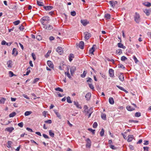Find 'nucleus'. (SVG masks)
Here are the masks:
<instances>
[{"mask_svg": "<svg viewBox=\"0 0 151 151\" xmlns=\"http://www.w3.org/2000/svg\"><path fill=\"white\" fill-rule=\"evenodd\" d=\"M50 20V18L48 17H44L40 20V22L42 24L48 23Z\"/></svg>", "mask_w": 151, "mask_h": 151, "instance_id": "nucleus-1", "label": "nucleus"}, {"mask_svg": "<svg viewBox=\"0 0 151 151\" xmlns=\"http://www.w3.org/2000/svg\"><path fill=\"white\" fill-rule=\"evenodd\" d=\"M134 20L137 23H139L140 21V16L139 14L136 12L134 16Z\"/></svg>", "mask_w": 151, "mask_h": 151, "instance_id": "nucleus-2", "label": "nucleus"}, {"mask_svg": "<svg viewBox=\"0 0 151 151\" xmlns=\"http://www.w3.org/2000/svg\"><path fill=\"white\" fill-rule=\"evenodd\" d=\"M43 25V27L44 29L47 30H51L53 28L52 26L49 24H42Z\"/></svg>", "mask_w": 151, "mask_h": 151, "instance_id": "nucleus-3", "label": "nucleus"}, {"mask_svg": "<svg viewBox=\"0 0 151 151\" xmlns=\"http://www.w3.org/2000/svg\"><path fill=\"white\" fill-rule=\"evenodd\" d=\"M84 35L85 36L84 37L86 40H88L91 36V34L88 32H84Z\"/></svg>", "mask_w": 151, "mask_h": 151, "instance_id": "nucleus-4", "label": "nucleus"}, {"mask_svg": "<svg viewBox=\"0 0 151 151\" xmlns=\"http://www.w3.org/2000/svg\"><path fill=\"white\" fill-rule=\"evenodd\" d=\"M86 141V147L88 148L90 147L91 145V140L88 138H87Z\"/></svg>", "mask_w": 151, "mask_h": 151, "instance_id": "nucleus-5", "label": "nucleus"}, {"mask_svg": "<svg viewBox=\"0 0 151 151\" xmlns=\"http://www.w3.org/2000/svg\"><path fill=\"white\" fill-rule=\"evenodd\" d=\"M81 22L82 24L84 26H86L89 23V21L86 19H81Z\"/></svg>", "mask_w": 151, "mask_h": 151, "instance_id": "nucleus-6", "label": "nucleus"}, {"mask_svg": "<svg viewBox=\"0 0 151 151\" xmlns=\"http://www.w3.org/2000/svg\"><path fill=\"white\" fill-rule=\"evenodd\" d=\"M56 51L60 55L63 53V50L60 47H58L56 49Z\"/></svg>", "mask_w": 151, "mask_h": 151, "instance_id": "nucleus-7", "label": "nucleus"}, {"mask_svg": "<svg viewBox=\"0 0 151 151\" xmlns=\"http://www.w3.org/2000/svg\"><path fill=\"white\" fill-rule=\"evenodd\" d=\"M84 112L86 114H87L90 113V111H89V109H88V106L86 105H85L84 106Z\"/></svg>", "mask_w": 151, "mask_h": 151, "instance_id": "nucleus-8", "label": "nucleus"}, {"mask_svg": "<svg viewBox=\"0 0 151 151\" xmlns=\"http://www.w3.org/2000/svg\"><path fill=\"white\" fill-rule=\"evenodd\" d=\"M109 3L112 7L114 8L117 2L116 1H109Z\"/></svg>", "mask_w": 151, "mask_h": 151, "instance_id": "nucleus-9", "label": "nucleus"}, {"mask_svg": "<svg viewBox=\"0 0 151 151\" xmlns=\"http://www.w3.org/2000/svg\"><path fill=\"white\" fill-rule=\"evenodd\" d=\"M7 65L8 68H12L13 65L12 61L11 60H8L7 62Z\"/></svg>", "mask_w": 151, "mask_h": 151, "instance_id": "nucleus-10", "label": "nucleus"}, {"mask_svg": "<svg viewBox=\"0 0 151 151\" xmlns=\"http://www.w3.org/2000/svg\"><path fill=\"white\" fill-rule=\"evenodd\" d=\"M76 70V68L75 66H72L70 69V72L71 75L73 76L75 71Z\"/></svg>", "mask_w": 151, "mask_h": 151, "instance_id": "nucleus-11", "label": "nucleus"}, {"mask_svg": "<svg viewBox=\"0 0 151 151\" xmlns=\"http://www.w3.org/2000/svg\"><path fill=\"white\" fill-rule=\"evenodd\" d=\"M109 73L110 77H113L114 76V70L112 69H110L109 70Z\"/></svg>", "mask_w": 151, "mask_h": 151, "instance_id": "nucleus-12", "label": "nucleus"}, {"mask_svg": "<svg viewBox=\"0 0 151 151\" xmlns=\"http://www.w3.org/2000/svg\"><path fill=\"white\" fill-rule=\"evenodd\" d=\"M91 96V94L90 93H88L85 96V98L88 101L90 99Z\"/></svg>", "mask_w": 151, "mask_h": 151, "instance_id": "nucleus-13", "label": "nucleus"}, {"mask_svg": "<svg viewBox=\"0 0 151 151\" xmlns=\"http://www.w3.org/2000/svg\"><path fill=\"white\" fill-rule=\"evenodd\" d=\"M12 54L15 56H16L17 55L18 51L16 48H14L13 49L12 51Z\"/></svg>", "mask_w": 151, "mask_h": 151, "instance_id": "nucleus-14", "label": "nucleus"}, {"mask_svg": "<svg viewBox=\"0 0 151 151\" xmlns=\"http://www.w3.org/2000/svg\"><path fill=\"white\" fill-rule=\"evenodd\" d=\"M47 65L52 68H53L54 67L51 61H48L47 62Z\"/></svg>", "mask_w": 151, "mask_h": 151, "instance_id": "nucleus-15", "label": "nucleus"}, {"mask_svg": "<svg viewBox=\"0 0 151 151\" xmlns=\"http://www.w3.org/2000/svg\"><path fill=\"white\" fill-rule=\"evenodd\" d=\"M14 128L12 127H7L5 129V131H7L10 133L11 132L14 130Z\"/></svg>", "mask_w": 151, "mask_h": 151, "instance_id": "nucleus-16", "label": "nucleus"}, {"mask_svg": "<svg viewBox=\"0 0 151 151\" xmlns=\"http://www.w3.org/2000/svg\"><path fill=\"white\" fill-rule=\"evenodd\" d=\"M53 7L50 6H44V8L46 10H50L53 8Z\"/></svg>", "mask_w": 151, "mask_h": 151, "instance_id": "nucleus-17", "label": "nucleus"}, {"mask_svg": "<svg viewBox=\"0 0 151 151\" xmlns=\"http://www.w3.org/2000/svg\"><path fill=\"white\" fill-rule=\"evenodd\" d=\"M74 104L76 106L78 109H81L82 107L78 103L77 101H74L73 102Z\"/></svg>", "mask_w": 151, "mask_h": 151, "instance_id": "nucleus-18", "label": "nucleus"}, {"mask_svg": "<svg viewBox=\"0 0 151 151\" xmlns=\"http://www.w3.org/2000/svg\"><path fill=\"white\" fill-rule=\"evenodd\" d=\"M134 138V136L132 135H130L128 136V139L127 141L129 142H131L132 141Z\"/></svg>", "mask_w": 151, "mask_h": 151, "instance_id": "nucleus-19", "label": "nucleus"}, {"mask_svg": "<svg viewBox=\"0 0 151 151\" xmlns=\"http://www.w3.org/2000/svg\"><path fill=\"white\" fill-rule=\"evenodd\" d=\"M144 12L147 16H149L150 13V10L147 9H145L144 10Z\"/></svg>", "mask_w": 151, "mask_h": 151, "instance_id": "nucleus-20", "label": "nucleus"}, {"mask_svg": "<svg viewBox=\"0 0 151 151\" xmlns=\"http://www.w3.org/2000/svg\"><path fill=\"white\" fill-rule=\"evenodd\" d=\"M84 43L83 41H81L79 44V47L81 49H83V48Z\"/></svg>", "mask_w": 151, "mask_h": 151, "instance_id": "nucleus-21", "label": "nucleus"}, {"mask_svg": "<svg viewBox=\"0 0 151 151\" xmlns=\"http://www.w3.org/2000/svg\"><path fill=\"white\" fill-rule=\"evenodd\" d=\"M96 46V45H93L89 50V52L91 54H93L94 51V47Z\"/></svg>", "mask_w": 151, "mask_h": 151, "instance_id": "nucleus-22", "label": "nucleus"}, {"mask_svg": "<svg viewBox=\"0 0 151 151\" xmlns=\"http://www.w3.org/2000/svg\"><path fill=\"white\" fill-rule=\"evenodd\" d=\"M126 109L129 111H132L134 110L135 109L130 106H127L126 107Z\"/></svg>", "mask_w": 151, "mask_h": 151, "instance_id": "nucleus-23", "label": "nucleus"}, {"mask_svg": "<svg viewBox=\"0 0 151 151\" xmlns=\"http://www.w3.org/2000/svg\"><path fill=\"white\" fill-rule=\"evenodd\" d=\"M68 71L67 72H65V75L67 76L70 79H71L72 78V77L70 75V74L69 72V69L68 68L67 69Z\"/></svg>", "mask_w": 151, "mask_h": 151, "instance_id": "nucleus-24", "label": "nucleus"}, {"mask_svg": "<svg viewBox=\"0 0 151 151\" xmlns=\"http://www.w3.org/2000/svg\"><path fill=\"white\" fill-rule=\"evenodd\" d=\"M109 103L111 104H114V101L113 98L112 97H110L109 98Z\"/></svg>", "mask_w": 151, "mask_h": 151, "instance_id": "nucleus-25", "label": "nucleus"}, {"mask_svg": "<svg viewBox=\"0 0 151 151\" xmlns=\"http://www.w3.org/2000/svg\"><path fill=\"white\" fill-rule=\"evenodd\" d=\"M118 46L119 47L121 48L124 49H125L126 48V47L123 45L121 43H118Z\"/></svg>", "mask_w": 151, "mask_h": 151, "instance_id": "nucleus-26", "label": "nucleus"}, {"mask_svg": "<svg viewBox=\"0 0 151 151\" xmlns=\"http://www.w3.org/2000/svg\"><path fill=\"white\" fill-rule=\"evenodd\" d=\"M116 87H117L119 89H120L121 90L125 92L126 93H128V92L126 90L124 89V88H123L122 87L119 86H116Z\"/></svg>", "mask_w": 151, "mask_h": 151, "instance_id": "nucleus-27", "label": "nucleus"}, {"mask_svg": "<svg viewBox=\"0 0 151 151\" xmlns=\"http://www.w3.org/2000/svg\"><path fill=\"white\" fill-rule=\"evenodd\" d=\"M119 78L121 81H124V77L122 74H120L119 76Z\"/></svg>", "mask_w": 151, "mask_h": 151, "instance_id": "nucleus-28", "label": "nucleus"}, {"mask_svg": "<svg viewBox=\"0 0 151 151\" xmlns=\"http://www.w3.org/2000/svg\"><path fill=\"white\" fill-rule=\"evenodd\" d=\"M55 113V114L57 116L59 119H61V116L60 114L56 110L54 111Z\"/></svg>", "mask_w": 151, "mask_h": 151, "instance_id": "nucleus-29", "label": "nucleus"}, {"mask_svg": "<svg viewBox=\"0 0 151 151\" xmlns=\"http://www.w3.org/2000/svg\"><path fill=\"white\" fill-rule=\"evenodd\" d=\"M101 117L102 119L104 120H106V115L104 113H102L101 115Z\"/></svg>", "mask_w": 151, "mask_h": 151, "instance_id": "nucleus-30", "label": "nucleus"}, {"mask_svg": "<svg viewBox=\"0 0 151 151\" xmlns=\"http://www.w3.org/2000/svg\"><path fill=\"white\" fill-rule=\"evenodd\" d=\"M6 99L4 98H0V104H4L5 101Z\"/></svg>", "mask_w": 151, "mask_h": 151, "instance_id": "nucleus-31", "label": "nucleus"}, {"mask_svg": "<svg viewBox=\"0 0 151 151\" xmlns=\"http://www.w3.org/2000/svg\"><path fill=\"white\" fill-rule=\"evenodd\" d=\"M143 4L145 6L149 7L151 6V4L149 2H145V3H144Z\"/></svg>", "mask_w": 151, "mask_h": 151, "instance_id": "nucleus-32", "label": "nucleus"}, {"mask_svg": "<svg viewBox=\"0 0 151 151\" xmlns=\"http://www.w3.org/2000/svg\"><path fill=\"white\" fill-rule=\"evenodd\" d=\"M16 114L17 113L15 112H13L10 114L9 116L10 117H13L15 116Z\"/></svg>", "mask_w": 151, "mask_h": 151, "instance_id": "nucleus-33", "label": "nucleus"}, {"mask_svg": "<svg viewBox=\"0 0 151 151\" xmlns=\"http://www.w3.org/2000/svg\"><path fill=\"white\" fill-rule=\"evenodd\" d=\"M32 113V112L31 111H26L24 113V115L25 116H29Z\"/></svg>", "mask_w": 151, "mask_h": 151, "instance_id": "nucleus-34", "label": "nucleus"}, {"mask_svg": "<svg viewBox=\"0 0 151 151\" xmlns=\"http://www.w3.org/2000/svg\"><path fill=\"white\" fill-rule=\"evenodd\" d=\"M12 144V142L11 141H9L7 142V147L9 148L11 147V145Z\"/></svg>", "mask_w": 151, "mask_h": 151, "instance_id": "nucleus-35", "label": "nucleus"}, {"mask_svg": "<svg viewBox=\"0 0 151 151\" xmlns=\"http://www.w3.org/2000/svg\"><path fill=\"white\" fill-rule=\"evenodd\" d=\"M89 111H90V113H89L88 114L89 115H88V118H89L90 117L91 114H92V113L93 112V108H91V107L89 109Z\"/></svg>", "mask_w": 151, "mask_h": 151, "instance_id": "nucleus-36", "label": "nucleus"}, {"mask_svg": "<svg viewBox=\"0 0 151 151\" xmlns=\"http://www.w3.org/2000/svg\"><path fill=\"white\" fill-rule=\"evenodd\" d=\"M50 135L52 137H53L54 136V133L51 130H49V131Z\"/></svg>", "mask_w": 151, "mask_h": 151, "instance_id": "nucleus-37", "label": "nucleus"}, {"mask_svg": "<svg viewBox=\"0 0 151 151\" xmlns=\"http://www.w3.org/2000/svg\"><path fill=\"white\" fill-rule=\"evenodd\" d=\"M87 73V72L86 71H84L83 73L82 74H81V77L82 78H84L85 77Z\"/></svg>", "mask_w": 151, "mask_h": 151, "instance_id": "nucleus-38", "label": "nucleus"}, {"mask_svg": "<svg viewBox=\"0 0 151 151\" xmlns=\"http://www.w3.org/2000/svg\"><path fill=\"white\" fill-rule=\"evenodd\" d=\"M88 84L89 86L91 89L93 90H94V86L92 84H91V83H88Z\"/></svg>", "mask_w": 151, "mask_h": 151, "instance_id": "nucleus-39", "label": "nucleus"}, {"mask_svg": "<svg viewBox=\"0 0 151 151\" xmlns=\"http://www.w3.org/2000/svg\"><path fill=\"white\" fill-rule=\"evenodd\" d=\"M37 4L39 6H44V4L42 2L37 1Z\"/></svg>", "mask_w": 151, "mask_h": 151, "instance_id": "nucleus-40", "label": "nucleus"}, {"mask_svg": "<svg viewBox=\"0 0 151 151\" xmlns=\"http://www.w3.org/2000/svg\"><path fill=\"white\" fill-rule=\"evenodd\" d=\"M116 52L119 55H120L122 53V50L121 49H118L116 50Z\"/></svg>", "mask_w": 151, "mask_h": 151, "instance_id": "nucleus-41", "label": "nucleus"}, {"mask_svg": "<svg viewBox=\"0 0 151 151\" xmlns=\"http://www.w3.org/2000/svg\"><path fill=\"white\" fill-rule=\"evenodd\" d=\"M51 50H49L46 53V54L45 55V57L46 58H47L50 55V54L51 53Z\"/></svg>", "mask_w": 151, "mask_h": 151, "instance_id": "nucleus-42", "label": "nucleus"}, {"mask_svg": "<svg viewBox=\"0 0 151 151\" xmlns=\"http://www.w3.org/2000/svg\"><path fill=\"white\" fill-rule=\"evenodd\" d=\"M141 115V113L139 112H137L135 114V116L136 117H139Z\"/></svg>", "mask_w": 151, "mask_h": 151, "instance_id": "nucleus-43", "label": "nucleus"}, {"mask_svg": "<svg viewBox=\"0 0 151 151\" xmlns=\"http://www.w3.org/2000/svg\"><path fill=\"white\" fill-rule=\"evenodd\" d=\"M105 17L106 19H110L111 18V15L109 14H107L105 15Z\"/></svg>", "mask_w": 151, "mask_h": 151, "instance_id": "nucleus-44", "label": "nucleus"}, {"mask_svg": "<svg viewBox=\"0 0 151 151\" xmlns=\"http://www.w3.org/2000/svg\"><path fill=\"white\" fill-rule=\"evenodd\" d=\"M67 102L69 103H72V101L70 100V98L69 96H68L67 97Z\"/></svg>", "mask_w": 151, "mask_h": 151, "instance_id": "nucleus-45", "label": "nucleus"}, {"mask_svg": "<svg viewBox=\"0 0 151 151\" xmlns=\"http://www.w3.org/2000/svg\"><path fill=\"white\" fill-rule=\"evenodd\" d=\"M104 130L103 129H102L101 132H100V135L102 137L104 136Z\"/></svg>", "mask_w": 151, "mask_h": 151, "instance_id": "nucleus-46", "label": "nucleus"}, {"mask_svg": "<svg viewBox=\"0 0 151 151\" xmlns=\"http://www.w3.org/2000/svg\"><path fill=\"white\" fill-rule=\"evenodd\" d=\"M127 58L125 56H123L121 57V60L122 61H124L125 60H127Z\"/></svg>", "mask_w": 151, "mask_h": 151, "instance_id": "nucleus-47", "label": "nucleus"}, {"mask_svg": "<svg viewBox=\"0 0 151 151\" xmlns=\"http://www.w3.org/2000/svg\"><path fill=\"white\" fill-rule=\"evenodd\" d=\"M55 90L56 91H59L61 92H63V89L59 87H58L55 88Z\"/></svg>", "mask_w": 151, "mask_h": 151, "instance_id": "nucleus-48", "label": "nucleus"}, {"mask_svg": "<svg viewBox=\"0 0 151 151\" xmlns=\"http://www.w3.org/2000/svg\"><path fill=\"white\" fill-rule=\"evenodd\" d=\"M92 81V80L91 78H88V79L87 80V82L88 83H88H91Z\"/></svg>", "mask_w": 151, "mask_h": 151, "instance_id": "nucleus-49", "label": "nucleus"}, {"mask_svg": "<svg viewBox=\"0 0 151 151\" xmlns=\"http://www.w3.org/2000/svg\"><path fill=\"white\" fill-rule=\"evenodd\" d=\"M133 58L134 59V62L136 63H137V62H138V60L137 59V58H136V57L135 56H133Z\"/></svg>", "mask_w": 151, "mask_h": 151, "instance_id": "nucleus-50", "label": "nucleus"}, {"mask_svg": "<svg viewBox=\"0 0 151 151\" xmlns=\"http://www.w3.org/2000/svg\"><path fill=\"white\" fill-rule=\"evenodd\" d=\"M97 123L96 122H95L94 123L93 125V128H96L97 127Z\"/></svg>", "mask_w": 151, "mask_h": 151, "instance_id": "nucleus-51", "label": "nucleus"}, {"mask_svg": "<svg viewBox=\"0 0 151 151\" xmlns=\"http://www.w3.org/2000/svg\"><path fill=\"white\" fill-rule=\"evenodd\" d=\"M20 22V21L18 20L16 21L15 22H13V23L14 25H16L19 24Z\"/></svg>", "mask_w": 151, "mask_h": 151, "instance_id": "nucleus-52", "label": "nucleus"}, {"mask_svg": "<svg viewBox=\"0 0 151 151\" xmlns=\"http://www.w3.org/2000/svg\"><path fill=\"white\" fill-rule=\"evenodd\" d=\"M32 56L33 58V60H35L36 59V57L35 55V54L33 53H32Z\"/></svg>", "mask_w": 151, "mask_h": 151, "instance_id": "nucleus-53", "label": "nucleus"}, {"mask_svg": "<svg viewBox=\"0 0 151 151\" xmlns=\"http://www.w3.org/2000/svg\"><path fill=\"white\" fill-rule=\"evenodd\" d=\"M44 122L45 123L50 124L52 123V121L50 119L45 121Z\"/></svg>", "mask_w": 151, "mask_h": 151, "instance_id": "nucleus-54", "label": "nucleus"}, {"mask_svg": "<svg viewBox=\"0 0 151 151\" xmlns=\"http://www.w3.org/2000/svg\"><path fill=\"white\" fill-rule=\"evenodd\" d=\"M9 76L10 77H12L14 75V74L11 71H9Z\"/></svg>", "mask_w": 151, "mask_h": 151, "instance_id": "nucleus-55", "label": "nucleus"}, {"mask_svg": "<svg viewBox=\"0 0 151 151\" xmlns=\"http://www.w3.org/2000/svg\"><path fill=\"white\" fill-rule=\"evenodd\" d=\"M88 130L91 132L93 134L95 133V130H93L91 128H88Z\"/></svg>", "mask_w": 151, "mask_h": 151, "instance_id": "nucleus-56", "label": "nucleus"}, {"mask_svg": "<svg viewBox=\"0 0 151 151\" xmlns=\"http://www.w3.org/2000/svg\"><path fill=\"white\" fill-rule=\"evenodd\" d=\"M109 147L113 150H115L116 148V147H115L114 146L112 145H109Z\"/></svg>", "mask_w": 151, "mask_h": 151, "instance_id": "nucleus-57", "label": "nucleus"}, {"mask_svg": "<svg viewBox=\"0 0 151 151\" xmlns=\"http://www.w3.org/2000/svg\"><path fill=\"white\" fill-rule=\"evenodd\" d=\"M18 125L20 127H22L23 126V123L22 122H21L18 123Z\"/></svg>", "mask_w": 151, "mask_h": 151, "instance_id": "nucleus-58", "label": "nucleus"}, {"mask_svg": "<svg viewBox=\"0 0 151 151\" xmlns=\"http://www.w3.org/2000/svg\"><path fill=\"white\" fill-rule=\"evenodd\" d=\"M36 39L39 40H41V39H42L40 35H38L37 36H36Z\"/></svg>", "mask_w": 151, "mask_h": 151, "instance_id": "nucleus-59", "label": "nucleus"}, {"mask_svg": "<svg viewBox=\"0 0 151 151\" xmlns=\"http://www.w3.org/2000/svg\"><path fill=\"white\" fill-rule=\"evenodd\" d=\"M71 15L72 16H74L76 15V12L75 11H73L71 12Z\"/></svg>", "mask_w": 151, "mask_h": 151, "instance_id": "nucleus-60", "label": "nucleus"}, {"mask_svg": "<svg viewBox=\"0 0 151 151\" xmlns=\"http://www.w3.org/2000/svg\"><path fill=\"white\" fill-rule=\"evenodd\" d=\"M39 79H40L39 78H35L33 81V83H35L36 82H37L39 81Z\"/></svg>", "mask_w": 151, "mask_h": 151, "instance_id": "nucleus-61", "label": "nucleus"}, {"mask_svg": "<svg viewBox=\"0 0 151 151\" xmlns=\"http://www.w3.org/2000/svg\"><path fill=\"white\" fill-rule=\"evenodd\" d=\"M19 29L21 30H22L24 29V27L22 25H21L19 27Z\"/></svg>", "mask_w": 151, "mask_h": 151, "instance_id": "nucleus-62", "label": "nucleus"}, {"mask_svg": "<svg viewBox=\"0 0 151 151\" xmlns=\"http://www.w3.org/2000/svg\"><path fill=\"white\" fill-rule=\"evenodd\" d=\"M43 137L45 139H48L49 138L48 136L45 134H42Z\"/></svg>", "mask_w": 151, "mask_h": 151, "instance_id": "nucleus-63", "label": "nucleus"}, {"mask_svg": "<svg viewBox=\"0 0 151 151\" xmlns=\"http://www.w3.org/2000/svg\"><path fill=\"white\" fill-rule=\"evenodd\" d=\"M6 42L5 40H3L1 42V44L2 45H6Z\"/></svg>", "mask_w": 151, "mask_h": 151, "instance_id": "nucleus-64", "label": "nucleus"}]
</instances>
